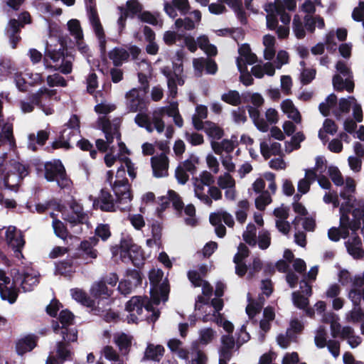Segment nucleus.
<instances>
[{
    "instance_id": "obj_60",
    "label": "nucleus",
    "mask_w": 364,
    "mask_h": 364,
    "mask_svg": "<svg viewBox=\"0 0 364 364\" xmlns=\"http://www.w3.org/2000/svg\"><path fill=\"white\" fill-rule=\"evenodd\" d=\"M208 116V109L204 105H198L196 108V113L192 117V121L194 127L198 129H202L203 127V119H205Z\"/></svg>"
},
{
    "instance_id": "obj_47",
    "label": "nucleus",
    "mask_w": 364,
    "mask_h": 364,
    "mask_svg": "<svg viewBox=\"0 0 364 364\" xmlns=\"http://www.w3.org/2000/svg\"><path fill=\"white\" fill-rule=\"evenodd\" d=\"M217 332L211 328L205 327L198 331V338L196 345L207 346L217 338ZM195 346V344L193 345Z\"/></svg>"
},
{
    "instance_id": "obj_50",
    "label": "nucleus",
    "mask_w": 364,
    "mask_h": 364,
    "mask_svg": "<svg viewBox=\"0 0 364 364\" xmlns=\"http://www.w3.org/2000/svg\"><path fill=\"white\" fill-rule=\"evenodd\" d=\"M338 336L347 340L348 343L352 348L358 346L362 341L361 338L359 336L355 335L353 329L350 326L343 327L340 331Z\"/></svg>"
},
{
    "instance_id": "obj_3",
    "label": "nucleus",
    "mask_w": 364,
    "mask_h": 364,
    "mask_svg": "<svg viewBox=\"0 0 364 364\" xmlns=\"http://www.w3.org/2000/svg\"><path fill=\"white\" fill-rule=\"evenodd\" d=\"M153 304L152 300L149 301L147 298L137 296L132 297L125 306L127 322L135 323L144 318L155 322L159 316V312L154 310Z\"/></svg>"
},
{
    "instance_id": "obj_9",
    "label": "nucleus",
    "mask_w": 364,
    "mask_h": 364,
    "mask_svg": "<svg viewBox=\"0 0 364 364\" xmlns=\"http://www.w3.org/2000/svg\"><path fill=\"white\" fill-rule=\"evenodd\" d=\"M297 0H275L274 3L266 4L264 10L267 12V26L269 29H274L278 23V16L282 23H289L291 16L286 12L293 11L296 8Z\"/></svg>"
},
{
    "instance_id": "obj_20",
    "label": "nucleus",
    "mask_w": 364,
    "mask_h": 364,
    "mask_svg": "<svg viewBox=\"0 0 364 364\" xmlns=\"http://www.w3.org/2000/svg\"><path fill=\"white\" fill-rule=\"evenodd\" d=\"M314 342L318 348L327 347L334 358L339 356L340 343L336 340L327 341V331L324 326H319L315 331Z\"/></svg>"
},
{
    "instance_id": "obj_42",
    "label": "nucleus",
    "mask_w": 364,
    "mask_h": 364,
    "mask_svg": "<svg viewBox=\"0 0 364 364\" xmlns=\"http://www.w3.org/2000/svg\"><path fill=\"white\" fill-rule=\"evenodd\" d=\"M191 15L193 16V19L189 17H186L183 19H176L175 21L176 28L183 27L184 29L188 31L194 29L196 24H198L201 20V13L198 10H195L191 13Z\"/></svg>"
},
{
    "instance_id": "obj_25",
    "label": "nucleus",
    "mask_w": 364,
    "mask_h": 364,
    "mask_svg": "<svg viewBox=\"0 0 364 364\" xmlns=\"http://www.w3.org/2000/svg\"><path fill=\"white\" fill-rule=\"evenodd\" d=\"M6 240L8 245L14 251L17 258L23 257L21 250L25 241L22 232L14 226H9L6 231Z\"/></svg>"
},
{
    "instance_id": "obj_59",
    "label": "nucleus",
    "mask_w": 364,
    "mask_h": 364,
    "mask_svg": "<svg viewBox=\"0 0 364 364\" xmlns=\"http://www.w3.org/2000/svg\"><path fill=\"white\" fill-rule=\"evenodd\" d=\"M235 143L232 140L224 139L220 142L211 141V147L216 154H221L223 151L232 152L235 149Z\"/></svg>"
},
{
    "instance_id": "obj_21",
    "label": "nucleus",
    "mask_w": 364,
    "mask_h": 364,
    "mask_svg": "<svg viewBox=\"0 0 364 364\" xmlns=\"http://www.w3.org/2000/svg\"><path fill=\"white\" fill-rule=\"evenodd\" d=\"M348 298L351 301L353 309L346 314V320L348 322L356 323L364 318V312L360 307L361 299L364 301V287L362 292L355 289L349 290Z\"/></svg>"
},
{
    "instance_id": "obj_16",
    "label": "nucleus",
    "mask_w": 364,
    "mask_h": 364,
    "mask_svg": "<svg viewBox=\"0 0 364 364\" xmlns=\"http://www.w3.org/2000/svg\"><path fill=\"white\" fill-rule=\"evenodd\" d=\"M113 173L109 171L107 173V181L112 187L117 198V208L121 210H128L130 208L132 195L129 183H112Z\"/></svg>"
},
{
    "instance_id": "obj_51",
    "label": "nucleus",
    "mask_w": 364,
    "mask_h": 364,
    "mask_svg": "<svg viewBox=\"0 0 364 364\" xmlns=\"http://www.w3.org/2000/svg\"><path fill=\"white\" fill-rule=\"evenodd\" d=\"M251 71L255 77L262 78L264 75L273 76L275 73V67L272 63L267 62L253 66Z\"/></svg>"
},
{
    "instance_id": "obj_55",
    "label": "nucleus",
    "mask_w": 364,
    "mask_h": 364,
    "mask_svg": "<svg viewBox=\"0 0 364 364\" xmlns=\"http://www.w3.org/2000/svg\"><path fill=\"white\" fill-rule=\"evenodd\" d=\"M260 151L265 159H268L271 155H278L281 152V144L278 142L262 141L260 143Z\"/></svg>"
},
{
    "instance_id": "obj_29",
    "label": "nucleus",
    "mask_w": 364,
    "mask_h": 364,
    "mask_svg": "<svg viewBox=\"0 0 364 364\" xmlns=\"http://www.w3.org/2000/svg\"><path fill=\"white\" fill-rule=\"evenodd\" d=\"M344 188L340 193V196L344 200L341 205L345 206V213H349L354 206L355 199L354 193L355 191V181L350 177L346 178L345 183L343 182Z\"/></svg>"
},
{
    "instance_id": "obj_27",
    "label": "nucleus",
    "mask_w": 364,
    "mask_h": 364,
    "mask_svg": "<svg viewBox=\"0 0 364 364\" xmlns=\"http://www.w3.org/2000/svg\"><path fill=\"white\" fill-rule=\"evenodd\" d=\"M73 318V314L68 310H63L60 313L59 321L62 324L60 334L63 340L67 343L74 342L77 339V331L74 328L68 329L67 328V326L72 324Z\"/></svg>"
},
{
    "instance_id": "obj_61",
    "label": "nucleus",
    "mask_w": 364,
    "mask_h": 364,
    "mask_svg": "<svg viewBox=\"0 0 364 364\" xmlns=\"http://www.w3.org/2000/svg\"><path fill=\"white\" fill-rule=\"evenodd\" d=\"M249 304L246 307V313L250 319H253L255 315L259 314L264 305V299L259 296L258 301H253L250 299V294L247 296Z\"/></svg>"
},
{
    "instance_id": "obj_10",
    "label": "nucleus",
    "mask_w": 364,
    "mask_h": 364,
    "mask_svg": "<svg viewBox=\"0 0 364 364\" xmlns=\"http://www.w3.org/2000/svg\"><path fill=\"white\" fill-rule=\"evenodd\" d=\"M79 134L80 120L76 115H73L63 126L58 139L53 142V148H63L65 149L72 148L73 144L78 139Z\"/></svg>"
},
{
    "instance_id": "obj_43",
    "label": "nucleus",
    "mask_w": 364,
    "mask_h": 364,
    "mask_svg": "<svg viewBox=\"0 0 364 364\" xmlns=\"http://www.w3.org/2000/svg\"><path fill=\"white\" fill-rule=\"evenodd\" d=\"M188 277L194 287H202V292L204 296H210L212 294L213 289L210 284L200 277L198 272L195 270L189 271Z\"/></svg>"
},
{
    "instance_id": "obj_24",
    "label": "nucleus",
    "mask_w": 364,
    "mask_h": 364,
    "mask_svg": "<svg viewBox=\"0 0 364 364\" xmlns=\"http://www.w3.org/2000/svg\"><path fill=\"white\" fill-rule=\"evenodd\" d=\"M14 283V281L11 282L4 270L0 269V296L3 300H6L10 304H14L18 297Z\"/></svg>"
},
{
    "instance_id": "obj_7",
    "label": "nucleus",
    "mask_w": 364,
    "mask_h": 364,
    "mask_svg": "<svg viewBox=\"0 0 364 364\" xmlns=\"http://www.w3.org/2000/svg\"><path fill=\"white\" fill-rule=\"evenodd\" d=\"M57 46L58 48H53L47 43L43 60L45 68L69 74L72 72L73 57L65 54V50L62 43H59Z\"/></svg>"
},
{
    "instance_id": "obj_64",
    "label": "nucleus",
    "mask_w": 364,
    "mask_h": 364,
    "mask_svg": "<svg viewBox=\"0 0 364 364\" xmlns=\"http://www.w3.org/2000/svg\"><path fill=\"white\" fill-rule=\"evenodd\" d=\"M221 342L223 347L220 350V358L228 359L230 358L229 351L235 347V340L232 336L228 335L222 336Z\"/></svg>"
},
{
    "instance_id": "obj_56",
    "label": "nucleus",
    "mask_w": 364,
    "mask_h": 364,
    "mask_svg": "<svg viewBox=\"0 0 364 364\" xmlns=\"http://www.w3.org/2000/svg\"><path fill=\"white\" fill-rule=\"evenodd\" d=\"M248 112L250 118L252 119L257 129L263 132H267L269 129V125L262 118L260 117L258 107L249 106Z\"/></svg>"
},
{
    "instance_id": "obj_34",
    "label": "nucleus",
    "mask_w": 364,
    "mask_h": 364,
    "mask_svg": "<svg viewBox=\"0 0 364 364\" xmlns=\"http://www.w3.org/2000/svg\"><path fill=\"white\" fill-rule=\"evenodd\" d=\"M143 91L133 88L126 94V105L130 112H136L144 106Z\"/></svg>"
},
{
    "instance_id": "obj_63",
    "label": "nucleus",
    "mask_w": 364,
    "mask_h": 364,
    "mask_svg": "<svg viewBox=\"0 0 364 364\" xmlns=\"http://www.w3.org/2000/svg\"><path fill=\"white\" fill-rule=\"evenodd\" d=\"M203 129L205 133L212 139V141L218 140L223 136V131L215 124L210 122H205Z\"/></svg>"
},
{
    "instance_id": "obj_1",
    "label": "nucleus",
    "mask_w": 364,
    "mask_h": 364,
    "mask_svg": "<svg viewBox=\"0 0 364 364\" xmlns=\"http://www.w3.org/2000/svg\"><path fill=\"white\" fill-rule=\"evenodd\" d=\"M351 108L355 122L347 119L343 123L344 129L350 134L353 133L357 127L356 122H361L363 121L361 106L353 97L341 98L338 105L336 96L334 94H331L326 97L325 102L319 105V110L323 116H328L331 112L338 120L342 119Z\"/></svg>"
},
{
    "instance_id": "obj_6",
    "label": "nucleus",
    "mask_w": 364,
    "mask_h": 364,
    "mask_svg": "<svg viewBox=\"0 0 364 364\" xmlns=\"http://www.w3.org/2000/svg\"><path fill=\"white\" fill-rule=\"evenodd\" d=\"M353 218L350 220L348 213H345V206L340 207V229L331 228L328 230V237L333 241L337 242L341 237L346 238L349 235V230L353 232L360 228L361 218L364 216V208H355L352 213Z\"/></svg>"
},
{
    "instance_id": "obj_30",
    "label": "nucleus",
    "mask_w": 364,
    "mask_h": 364,
    "mask_svg": "<svg viewBox=\"0 0 364 364\" xmlns=\"http://www.w3.org/2000/svg\"><path fill=\"white\" fill-rule=\"evenodd\" d=\"M126 170L128 175L132 178H134L136 176V168L134 164L127 157H124L121 159V166L118 168L115 179L112 180V183H129L126 178ZM114 179V178H112Z\"/></svg>"
},
{
    "instance_id": "obj_8",
    "label": "nucleus",
    "mask_w": 364,
    "mask_h": 364,
    "mask_svg": "<svg viewBox=\"0 0 364 364\" xmlns=\"http://www.w3.org/2000/svg\"><path fill=\"white\" fill-rule=\"evenodd\" d=\"M122 120L120 118H114L109 120L105 116L100 117L97 119V127L101 129L105 134L106 141L103 139H97L96 141V146L97 149L102 151H105L108 146L112 144L114 139L116 138L118 141V145L122 152H125V144L120 141L119 127Z\"/></svg>"
},
{
    "instance_id": "obj_57",
    "label": "nucleus",
    "mask_w": 364,
    "mask_h": 364,
    "mask_svg": "<svg viewBox=\"0 0 364 364\" xmlns=\"http://www.w3.org/2000/svg\"><path fill=\"white\" fill-rule=\"evenodd\" d=\"M263 45L264 46V59L267 60H272L275 55V38L269 34L265 35L263 37Z\"/></svg>"
},
{
    "instance_id": "obj_26",
    "label": "nucleus",
    "mask_w": 364,
    "mask_h": 364,
    "mask_svg": "<svg viewBox=\"0 0 364 364\" xmlns=\"http://www.w3.org/2000/svg\"><path fill=\"white\" fill-rule=\"evenodd\" d=\"M183 69L181 65H176L173 73L168 68H161V73L167 79V85L168 88L169 97L174 98L177 95V85H182L184 83L181 76Z\"/></svg>"
},
{
    "instance_id": "obj_38",
    "label": "nucleus",
    "mask_w": 364,
    "mask_h": 364,
    "mask_svg": "<svg viewBox=\"0 0 364 364\" xmlns=\"http://www.w3.org/2000/svg\"><path fill=\"white\" fill-rule=\"evenodd\" d=\"M113 342L118 347L122 355H126L132 346V337L125 333L117 332L113 336Z\"/></svg>"
},
{
    "instance_id": "obj_33",
    "label": "nucleus",
    "mask_w": 364,
    "mask_h": 364,
    "mask_svg": "<svg viewBox=\"0 0 364 364\" xmlns=\"http://www.w3.org/2000/svg\"><path fill=\"white\" fill-rule=\"evenodd\" d=\"M151 164L154 177L162 178L168 176L169 161L166 154L161 153L159 155L152 156Z\"/></svg>"
},
{
    "instance_id": "obj_11",
    "label": "nucleus",
    "mask_w": 364,
    "mask_h": 364,
    "mask_svg": "<svg viewBox=\"0 0 364 364\" xmlns=\"http://www.w3.org/2000/svg\"><path fill=\"white\" fill-rule=\"evenodd\" d=\"M223 307V300L213 299L208 303L202 296H198L195 304L196 310L202 311L203 322L214 321L216 323H222L223 317L220 311Z\"/></svg>"
},
{
    "instance_id": "obj_54",
    "label": "nucleus",
    "mask_w": 364,
    "mask_h": 364,
    "mask_svg": "<svg viewBox=\"0 0 364 364\" xmlns=\"http://www.w3.org/2000/svg\"><path fill=\"white\" fill-rule=\"evenodd\" d=\"M305 28L311 32H314L316 27L322 29L325 26L324 20L319 16L306 15L304 18Z\"/></svg>"
},
{
    "instance_id": "obj_13",
    "label": "nucleus",
    "mask_w": 364,
    "mask_h": 364,
    "mask_svg": "<svg viewBox=\"0 0 364 364\" xmlns=\"http://www.w3.org/2000/svg\"><path fill=\"white\" fill-rule=\"evenodd\" d=\"M118 252L124 262H131L136 267H139L143 264L144 257L140 247L133 244L129 239H123L119 247L112 248L113 255Z\"/></svg>"
},
{
    "instance_id": "obj_23",
    "label": "nucleus",
    "mask_w": 364,
    "mask_h": 364,
    "mask_svg": "<svg viewBox=\"0 0 364 364\" xmlns=\"http://www.w3.org/2000/svg\"><path fill=\"white\" fill-rule=\"evenodd\" d=\"M210 222L215 227V232L219 237L225 235L226 228L222 224L224 222L228 227H232L234 220L232 216L225 211H218L210 215Z\"/></svg>"
},
{
    "instance_id": "obj_19",
    "label": "nucleus",
    "mask_w": 364,
    "mask_h": 364,
    "mask_svg": "<svg viewBox=\"0 0 364 364\" xmlns=\"http://www.w3.org/2000/svg\"><path fill=\"white\" fill-rule=\"evenodd\" d=\"M31 23V15L27 11H23L19 15V21L16 19H11L9 21L6 28V32L9 38L12 48H15L17 43L21 40V37L18 35L21 28H23L25 24H29Z\"/></svg>"
},
{
    "instance_id": "obj_49",
    "label": "nucleus",
    "mask_w": 364,
    "mask_h": 364,
    "mask_svg": "<svg viewBox=\"0 0 364 364\" xmlns=\"http://www.w3.org/2000/svg\"><path fill=\"white\" fill-rule=\"evenodd\" d=\"M71 355L72 352L67 343L63 341L57 343L56 356L55 357V364H63L64 362L70 360Z\"/></svg>"
},
{
    "instance_id": "obj_14",
    "label": "nucleus",
    "mask_w": 364,
    "mask_h": 364,
    "mask_svg": "<svg viewBox=\"0 0 364 364\" xmlns=\"http://www.w3.org/2000/svg\"><path fill=\"white\" fill-rule=\"evenodd\" d=\"M164 276V272L161 269H152L149 272V281L152 286L151 289V299L154 304L159 305L161 301L164 302L168 300V288L165 282H163L160 287L159 284Z\"/></svg>"
},
{
    "instance_id": "obj_58",
    "label": "nucleus",
    "mask_w": 364,
    "mask_h": 364,
    "mask_svg": "<svg viewBox=\"0 0 364 364\" xmlns=\"http://www.w3.org/2000/svg\"><path fill=\"white\" fill-rule=\"evenodd\" d=\"M91 294L95 297L108 298L112 294V290L108 289L104 281H99L92 284L90 289Z\"/></svg>"
},
{
    "instance_id": "obj_17",
    "label": "nucleus",
    "mask_w": 364,
    "mask_h": 364,
    "mask_svg": "<svg viewBox=\"0 0 364 364\" xmlns=\"http://www.w3.org/2000/svg\"><path fill=\"white\" fill-rule=\"evenodd\" d=\"M59 100L55 90L41 87L36 93L33 95V102L36 103L46 115H50L54 112L53 105Z\"/></svg>"
},
{
    "instance_id": "obj_37",
    "label": "nucleus",
    "mask_w": 364,
    "mask_h": 364,
    "mask_svg": "<svg viewBox=\"0 0 364 364\" xmlns=\"http://www.w3.org/2000/svg\"><path fill=\"white\" fill-rule=\"evenodd\" d=\"M338 282L343 286L351 284L352 287L350 290L355 289L362 292V289H359L361 280L360 274L352 277L351 274L346 269H343L338 274Z\"/></svg>"
},
{
    "instance_id": "obj_22",
    "label": "nucleus",
    "mask_w": 364,
    "mask_h": 364,
    "mask_svg": "<svg viewBox=\"0 0 364 364\" xmlns=\"http://www.w3.org/2000/svg\"><path fill=\"white\" fill-rule=\"evenodd\" d=\"M87 16L89 22L92 28V30L98 39L99 47L102 55H105L106 53V39L104 29L100 23L99 16L95 8L90 6L87 11Z\"/></svg>"
},
{
    "instance_id": "obj_32",
    "label": "nucleus",
    "mask_w": 364,
    "mask_h": 364,
    "mask_svg": "<svg viewBox=\"0 0 364 364\" xmlns=\"http://www.w3.org/2000/svg\"><path fill=\"white\" fill-rule=\"evenodd\" d=\"M217 183L221 189L225 190V197L227 200H235L236 198L235 181L228 172L218 177Z\"/></svg>"
},
{
    "instance_id": "obj_31",
    "label": "nucleus",
    "mask_w": 364,
    "mask_h": 364,
    "mask_svg": "<svg viewBox=\"0 0 364 364\" xmlns=\"http://www.w3.org/2000/svg\"><path fill=\"white\" fill-rule=\"evenodd\" d=\"M164 7L166 14L172 18H175L178 16L177 11H178L181 15H186L191 9L188 0H171V1H166L164 4Z\"/></svg>"
},
{
    "instance_id": "obj_18",
    "label": "nucleus",
    "mask_w": 364,
    "mask_h": 364,
    "mask_svg": "<svg viewBox=\"0 0 364 364\" xmlns=\"http://www.w3.org/2000/svg\"><path fill=\"white\" fill-rule=\"evenodd\" d=\"M338 75H334L333 77V85L336 90H346L350 92L353 90V82L352 81L351 73L343 61H338L336 65Z\"/></svg>"
},
{
    "instance_id": "obj_40",
    "label": "nucleus",
    "mask_w": 364,
    "mask_h": 364,
    "mask_svg": "<svg viewBox=\"0 0 364 364\" xmlns=\"http://www.w3.org/2000/svg\"><path fill=\"white\" fill-rule=\"evenodd\" d=\"M70 213L65 215L64 219L71 224L82 223L85 219V214L83 212L80 204L73 200L70 205Z\"/></svg>"
},
{
    "instance_id": "obj_52",
    "label": "nucleus",
    "mask_w": 364,
    "mask_h": 364,
    "mask_svg": "<svg viewBox=\"0 0 364 364\" xmlns=\"http://www.w3.org/2000/svg\"><path fill=\"white\" fill-rule=\"evenodd\" d=\"M101 355L110 364H125V361L120 356L119 353L111 346H105L101 350Z\"/></svg>"
},
{
    "instance_id": "obj_15",
    "label": "nucleus",
    "mask_w": 364,
    "mask_h": 364,
    "mask_svg": "<svg viewBox=\"0 0 364 364\" xmlns=\"http://www.w3.org/2000/svg\"><path fill=\"white\" fill-rule=\"evenodd\" d=\"M45 178L48 181H55L61 188L69 186L70 183L60 160H53L45 164Z\"/></svg>"
},
{
    "instance_id": "obj_45",
    "label": "nucleus",
    "mask_w": 364,
    "mask_h": 364,
    "mask_svg": "<svg viewBox=\"0 0 364 364\" xmlns=\"http://www.w3.org/2000/svg\"><path fill=\"white\" fill-rule=\"evenodd\" d=\"M317 178L316 173L313 169L305 170V177L300 179L298 182L297 190L301 194L306 193L310 188V186Z\"/></svg>"
},
{
    "instance_id": "obj_44",
    "label": "nucleus",
    "mask_w": 364,
    "mask_h": 364,
    "mask_svg": "<svg viewBox=\"0 0 364 364\" xmlns=\"http://www.w3.org/2000/svg\"><path fill=\"white\" fill-rule=\"evenodd\" d=\"M36 346V336L33 335H28L19 339L16 345V352L18 355L31 351Z\"/></svg>"
},
{
    "instance_id": "obj_36",
    "label": "nucleus",
    "mask_w": 364,
    "mask_h": 364,
    "mask_svg": "<svg viewBox=\"0 0 364 364\" xmlns=\"http://www.w3.org/2000/svg\"><path fill=\"white\" fill-rule=\"evenodd\" d=\"M348 252L355 259L364 256L361 239L353 233L352 237L345 243Z\"/></svg>"
},
{
    "instance_id": "obj_5",
    "label": "nucleus",
    "mask_w": 364,
    "mask_h": 364,
    "mask_svg": "<svg viewBox=\"0 0 364 364\" xmlns=\"http://www.w3.org/2000/svg\"><path fill=\"white\" fill-rule=\"evenodd\" d=\"M7 153L0 156V183L5 188L14 191L20 181L28 175L27 167L17 161L6 164Z\"/></svg>"
},
{
    "instance_id": "obj_4",
    "label": "nucleus",
    "mask_w": 364,
    "mask_h": 364,
    "mask_svg": "<svg viewBox=\"0 0 364 364\" xmlns=\"http://www.w3.org/2000/svg\"><path fill=\"white\" fill-rule=\"evenodd\" d=\"M195 196L204 204L210 206L213 200L222 198V192L219 188L213 186L215 182L213 174L208 171H202L198 176L193 178Z\"/></svg>"
},
{
    "instance_id": "obj_48",
    "label": "nucleus",
    "mask_w": 364,
    "mask_h": 364,
    "mask_svg": "<svg viewBox=\"0 0 364 364\" xmlns=\"http://www.w3.org/2000/svg\"><path fill=\"white\" fill-rule=\"evenodd\" d=\"M164 352V348L161 345L149 343L144 351V360H150L159 361Z\"/></svg>"
},
{
    "instance_id": "obj_28",
    "label": "nucleus",
    "mask_w": 364,
    "mask_h": 364,
    "mask_svg": "<svg viewBox=\"0 0 364 364\" xmlns=\"http://www.w3.org/2000/svg\"><path fill=\"white\" fill-rule=\"evenodd\" d=\"M141 282V277L138 270H128L125 278L119 282V291L126 296L132 293V290Z\"/></svg>"
},
{
    "instance_id": "obj_41",
    "label": "nucleus",
    "mask_w": 364,
    "mask_h": 364,
    "mask_svg": "<svg viewBox=\"0 0 364 364\" xmlns=\"http://www.w3.org/2000/svg\"><path fill=\"white\" fill-rule=\"evenodd\" d=\"M281 109L284 114L294 123L300 124L301 122V114L291 100H283L281 103Z\"/></svg>"
},
{
    "instance_id": "obj_46",
    "label": "nucleus",
    "mask_w": 364,
    "mask_h": 364,
    "mask_svg": "<svg viewBox=\"0 0 364 364\" xmlns=\"http://www.w3.org/2000/svg\"><path fill=\"white\" fill-rule=\"evenodd\" d=\"M108 55L114 65L117 67L128 60L129 53L123 48L116 47L109 51Z\"/></svg>"
},
{
    "instance_id": "obj_62",
    "label": "nucleus",
    "mask_w": 364,
    "mask_h": 364,
    "mask_svg": "<svg viewBox=\"0 0 364 364\" xmlns=\"http://www.w3.org/2000/svg\"><path fill=\"white\" fill-rule=\"evenodd\" d=\"M223 1L234 11L237 18L242 23H246V16L242 9L241 0H223Z\"/></svg>"
},
{
    "instance_id": "obj_12",
    "label": "nucleus",
    "mask_w": 364,
    "mask_h": 364,
    "mask_svg": "<svg viewBox=\"0 0 364 364\" xmlns=\"http://www.w3.org/2000/svg\"><path fill=\"white\" fill-rule=\"evenodd\" d=\"M239 56L236 63L238 70L240 73V81L246 86L252 84L253 78L248 72L247 65H252L257 61V56L252 53L247 44H242L238 49Z\"/></svg>"
},
{
    "instance_id": "obj_2",
    "label": "nucleus",
    "mask_w": 364,
    "mask_h": 364,
    "mask_svg": "<svg viewBox=\"0 0 364 364\" xmlns=\"http://www.w3.org/2000/svg\"><path fill=\"white\" fill-rule=\"evenodd\" d=\"M164 114L173 117L175 124L178 127L183 126V121L179 114L177 102H171L168 106L155 109L151 116L145 113H139L136 115L134 122L139 127L144 128L149 133L156 130L160 134L165 129V124L162 119Z\"/></svg>"
},
{
    "instance_id": "obj_53",
    "label": "nucleus",
    "mask_w": 364,
    "mask_h": 364,
    "mask_svg": "<svg viewBox=\"0 0 364 364\" xmlns=\"http://www.w3.org/2000/svg\"><path fill=\"white\" fill-rule=\"evenodd\" d=\"M338 321V316L332 312L324 313L322 317L323 322L330 323L331 335L333 338L338 336L340 331L342 328Z\"/></svg>"
},
{
    "instance_id": "obj_39",
    "label": "nucleus",
    "mask_w": 364,
    "mask_h": 364,
    "mask_svg": "<svg viewBox=\"0 0 364 364\" xmlns=\"http://www.w3.org/2000/svg\"><path fill=\"white\" fill-rule=\"evenodd\" d=\"M94 205L100 208L104 211H115L117 204L114 203L112 195L105 190H102L100 195L97 200L94 202Z\"/></svg>"
},
{
    "instance_id": "obj_35",
    "label": "nucleus",
    "mask_w": 364,
    "mask_h": 364,
    "mask_svg": "<svg viewBox=\"0 0 364 364\" xmlns=\"http://www.w3.org/2000/svg\"><path fill=\"white\" fill-rule=\"evenodd\" d=\"M38 274L32 270L25 272L23 275L14 277V282H21V285L24 291H30L39 282Z\"/></svg>"
}]
</instances>
